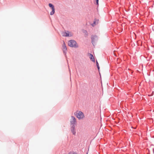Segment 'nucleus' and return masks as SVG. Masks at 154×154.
I'll list each match as a JSON object with an SVG mask.
<instances>
[{"label":"nucleus","instance_id":"obj_15","mask_svg":"<svg viewBox=\"0 0 154 154\" xmlns=\"http://www.w3.org/2000/svg\"><path fill=\"white\" fill-rule=\"evenodd\" d=\"M87 154H88L87 153Z\"/></svg>","mask_w":154,"mask_h":154},{"label":"nucleus","instance_id":"obj_8","mask_svg":"<svg viewBox=\"0 0 154 154\" xmlns=\"http://www.w3.org/2000/svg\"><path fill=\"white\" fill-rule=\"evenodd\" d=\"M89 57H90V58L91 60L92 61L94 62V61H95L94 59V57L93 55L91 54H89Z\"/></svg>","mask_w":154,"mask_h":154},{"label":"nucleus","instance_id":"obj_7","mask_svg":"<svg viewBox=\"0 0 154 154\" xmlns=\"http://www.w3.org/2000/svg\"><path fill=\"white\" fill-rule=\"evenodd\" d=\"M71 131L74 135H75L76 134V132L75 130V126L74 125H72L71 128Z\"/></svg>","mask_w":154,"mask_h":154},{"label":"nucleus","instance_id":"obj_4","mask_svg":"<svg viewBox=\"0 0 154 154\" xmlns=\"http://www.w3.org/2000/svg\"><path fill=\"white\" fill-rule=\"evenodd\" d=\"M48 5L51 8L52 10V11L50 12V15H52L54 14L55 13V9L54 6L53 5H52V4L51 3H49Z\"/></svg>","mask_w":154,"mask_h":154},{"label":"nucleus","instance_id":"obj_9","mask_svg":"<svg viewBox=\"0 0 154 154\" xmlns=\"http://www.w3.org/2000/svg\"><path fill=\"white\" fill-rule=\"evenodd\" d=\"M97 64V67L98 68V70H99L100 69V67L99 66L98 63L97 61V64Z\"/></svg>","mask_w":154,"mask_h":154},{"label":"nucleus","instance_id":"obj_14","mask_svg":"<svg viewBox=\"0 0 154 154\" xmlns=\"http://www.w3.org/2000/svg\"><path fill=\"white\" fill-rule=\"evenodd\" d=\"M153 152H154V150H153Z\"/></svg>","mask_w":154,"mask_h":154},{"label":"nucleus","instance_id":"obj_6","mask_svg":"<svg viewBox=\"0 0 154 154\" xmlns=\"http://www.w3.org/2000/svg\"><path fill=\"white\" fill-rule=\"evenodd\" d=\"M62 47L63 52L64 53H66L67 51V48L65 43L64 42L63 45Z\"/></svg>","mask_w":154,"mask_h":154},{"label":"nucleus","instance_id":"obj_2","mask_svg":"<svg viewBox=\"0 0 154 154\" xmlns=\"http://www.w3.org/2000/svg\"><path fill=\"white\" fill-rule=\"evenodd\" d=\"M68 45L71 47H77L78 46L77 45L76 42L74 40H70L68 42Z\"/></svg>","mask_w":154,"mask_h":154},{"label":"nucleus","instance_id":"obj_12","mask_svg":"<svg viewBox=\"0 0 154 154\" xmlns=\"http://www.w3.org/2000/svg\"><path fill=\"white\" fill-rule=\"evenodd\" d=\"M94 37H95V38H97V37L96 36H94Z\"/></svg>","mask_w":154,"mask_h":154},{"label":"nucleus","instance_id":"obj_3","mask_svg":"<svg viewBox=\"0 0 154 154\" xmlns=\"http://www.w3.org/2000/svg\"><path fill=\"white\" fill-rule=\"evenodd\" d=\"M70 123L72 125H74L76 123V119L75 117L73 116H72L70 120Z\"/></svg>","mask_w":154,"mask_h":154},{"label":"nucleus","instance_id":"obj_11","mask_svg":"<svg viewBox=\"0 0 154 154\" xmlns=\"http://www.w3.org/2000/svg\"><path fill=\"white\" fill-rule=\"evenodd\" d=\"M96 2L97 5L98 4V0H96Z\"/></svg>","mask_w":154,"mask_h":154},{"label":"nucleus","instance_id":"obj_1","mask_svg":"<svg viewBox=\"0 0 154 154\" xmlns=\"http://www.w3.org/2000/svg\"><path fill=\"white\" fill-rule=\"evenodd\" d=\"M76 117L79 119H82L84 117V113L81 111H77L75 113Z\"/></svg>","mask_w":154,"mask_h":154},{"label":"nucleus","instance_id":"obj_13","mask_svg":"<svg viewBox=\"0 0 154 154\" xmlns=\"http://www.w3.org/2000/svg\"><path fill=\"white\" fill-rule=\"evenodd\" d=\"M98 20H97V22H98Z\"/></svg>","mask_w":154,"mask_h":154},{"label":"nucleus","instance_id":"obj_10","mask_svg":"<svg viewBox=\"0 0 154 154\" xmlns=\"http://www.w3.org/2000/svg\"><path fill=\"white\" fill-rule=\"evenodd\" d=\"M96 22V21H94V23L92 24V25L93 26H94V25L95 24V23Z\"/></svg>","mask_w":154,"mask_h":154},{"label":"nucleus","instance_id":"obj_5","mask_svg":"<svg viewBox=\"0 0 154 154\" xmlns=\"http://www.w3.org/2000/svg\"><path fill=\"white\" fill-rule=\"evenodd\" d=\"M72 35L71 33L69 34V32L68 31L63 33V36H71Z\"/></svg>","mask_w":154,"mask_h":154}]
</instances>
